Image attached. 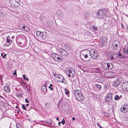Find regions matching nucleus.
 <instances>
[{"instance_id":"obj_18","label":"nucleus","mask_w":128,"mask_h":128,"mask_svg":"<svg viewBox=\"0 0 128 128\" xmlns=\"http://www.w3.org/2000/svg\"><path fill=\"white\" fill-rule=\"evenodd\" d=\"M21 29L22 30L26 32L29 31L30 30L29 28L26 25L23 26L22 27Z\"/></svg>"},{"instance_id":"obj_6","label":"nucleus","mask_w":128,"mask_h":128,"mask_svg":"<svg viewBox=\"0 0 128 128\" xmlns=\"http://www.w3.org/2000/svg\"><path fill=\"white\" fill-rule=\"evenodd\" d=\"M120 112L124 113L128 112V105L125 104L122 106L120 108Z\"/></svg>"},{"instance_id":"obj_11","label":"nucleus","mask_w":128,"mask_h":128,"mask_svg":"<svg viewBox=\"0 0 128 128\" xmlns=\"http://www.w3.org/2000/svg\"><path fill=\"white\" fill-rule=\"evenodd\" d=\"M104 14L102 10H99L96 14L98 17L101 18L104 17Z\"/></svg>"},{"instance_id":"obj_34","label":"nucleus","mask_w":128,"mask_h":128,"mask_svg":"<svg viewBox=\"0 0 128 128\" xmlns=\"http://www.w3.org/2000/svg\"><path fill=\"white\" fill-rule=\"evenodd\" d=\"M22 107L23 109L25 110H26V107L24 105L22 104Z\"/></svg>"},{"instance_id":"obj_54","label":"nucleus","mask_w":128,"mask_h":128,"mask_svg":"<svg viewBox=\"0 0 128 128\" xmlns=\"http://www.w3.org/2000/svg\"><path fill=\"white\" fill-rule=\"evenodd\" d=\"M1 32V31H0V32Z\"/></svg>"},{"instance_id":"obj_13","label":"nucleus","mask_w":128,"mask_h":128,"mask_svg":"<svg viewBox=\"0 0 128 128\" xmlns=\"http://www.w3.org/2000/svg\"><path fill=\"white\" fill-rule=\"evenodd\" d=\"M56 78L57 81L60 82L64 83L65 80L63 76L60 75H58L56 77Z\"/></svg>"},{"instance_id":"obj_10","label":"nucleus","mask_w":128,"mask_h":128,"mask_svg":"<svg viewBox=\"0 0 128 128\" xmlns=\"http://www.w3.org/2000/svg\"><path fill=\"white\" fill-rule=\"evenodd\" d=\"M121 88L122 89L126 91H128V82L123 83L121 85Z\"/></svg>"},{"instance_id":"obj_5","label":"nucleus","mask_w":128,"mask_h":128,"mask_svg":"<svg viewBox=\"0 0 128 128\" xmlns=\"http://www.w3.org/2000/svg\"><path fill=\"white\" fill-rule=\"evenodd\" d=\"M10 2L11 6L15 8L18 6L20 3L19 0H10Z\"/></svg>"},{"instance_id":"obj_25","label":"nucleus","mask_w":128,"mask_h":128,"mask_svg":"<svg viewBox=\"0 0 128 128\" xmlns=\"http://www.w3.org/2000/svg\"><path fill=\"white\" fill-rule=\"evenodd\" d=\"M120 97L118 95H116L115 96L114 99L115 100H118L120 99Z\"/></svg>"},{"instance_id":"obj_9","label":"nucleus","mask_w":128,"mask_h":128,"mask_svg":"<svg viewBox=\"0 0 128 128\" xmlns=\"http://www.w3.org/2000/svg\"><path fill=\"white\" fill-rule=\"evenodd\" d=\"M58 52L62 56H65L68 54L67 52L62 48H60L58 50Z\"/></svg>"},{"instance_id":"obj_29","label":"nucleus","mask_w":128,"mask_h":128,"mask_svg":"<svg viewBox=\"0 0 128 128\" xmlns=\"http://www.w3.org/2000/svg\"><path fill=\"white\" fill-rule=\"evenodd\" d=\"M92 28L93 29L95 30H96L98 29V28L96 27L95 26H92Z\"/></svg>"},{"instance_id":"obj_15","label":"nucleus","mask_w":128,"mask_h":128,"mask_svg":"<svg viewBox=\"0 0 128 128\" xmlns=\"http://www.w3.org/2000/svg\"><path fill=\"white\" fill-rule=\"evenodd\" d=\"M112 94L111 93L107 96L105 99V101L107 102H108L110 101V100L112 98Z\"/></svg>"},{"instance_id":"obj_17","label":"nucleus","mask_w":128,"mask_h":128,"mask_svg":"<svg viewBox=\"0 0 128 128\" xmlns=\"http://www.w3.org/2000/svg\"><path fill=\"white\" fill-rule=\"evenodd\" d=\"M80 56L82 60H83L84 58H86L88 57V55L85 53H81L80 54Z\"/></svg>"},{"instance_id":"obj_36","label":"nucleus","mask_w":128,"mask_h":128,"mask_svg":"<svg viewBox=\"0 0 128 128\" xmlns=\"http://www.w3.org/2000/svg\"><path fill=\"white\" fill-rule=\"evenodd\" d=\"M97 124L98 126L100 128H104V127L100 126V125L99 124H98V123H97Z\"/></svg>"},{"instance_id":"obj_26","label":"nucleus","mask_w":128,"mask_h":128,"mask_svg":"<svg viewBox=\"0 0 128 128\" xmlns=\"http://www.w3.org/2000/svg\"><path fill=\"white\" fill-rule=\"evenodd\" d=\"M120 50L119 52H118V56H120V58H124V56H122V54H120Z\"/></svg>"},{"instance_id":"obj_31","label":"nucleus","mask_w":128,"mask_h":128,"mask_svg":"<svg viewBox=\"0 0 128 128\" xmlns=\"http://www.w3.org/2000/svg\"><path fill=\"white\" fill-rule=\"evenodd\" d=\"M96 86L98 89H100L101 88V86L99 84H96Z\"/></svg>"},{"instance_id":"obj_19","label":"nucleus","mask_w":128,"mask_h":128,"mask_svg":"<svg viewBox=\"0 0 128 128\" xmlns=\"http://www.w3.org/2000/svg\"><path fill=\"white\" fill-rule=\"evenodd\" d=\"M18 40L19 43L22 45L24 44L26 42V40L24 38H20L18 39Z\"/></svg>"},{"instance_id":"obj_49","label":"nucleus","mask_w":128,"mask_h":128,"mask_svg":"<svg viewBox=\"0 0 128 128\" xmlns=\"http://www.w3.org/2000/svg\"><path fill=\"white\" fill-rule=\"evenodd\" d=\"M1 55L2 56H3V53H1Z\"/></svg>"},{"instance_id":"obj_52","label":"nucleus","mask_w":128,"mask_h":128,"mask_svg":"<svg viewBox=\"0 0 128 128\" xmlns=\"http://www.w3.org/2000/svg\"><path fill=\"white\" fill-rule=\"evenodd\" d=\"M17 113H19V111H18V112H17Z\"/></svg>"},{"instance_id":"obj_2","label":"nucleus","mask_w":128,"mask_h":128,"mask_svg":"<svg viewBox=\"0 0 128 128\" xmlns=\"http://www.w3.org/2000/svg\"><path fill=\"white\" fill-rule=\"evenodd\" d=\"M90 54L91 58L94 60L96 59L98 57V54L94 49H92L90 51Z\"/></svg>"},{"instance_id":"obj_53","label":"nucleus","mask_w":128,"mask_h":128,"mask_svg":"<svg viewBox=\"0 0 128 128\" xmlns=\"http://www.w3.org/2000/svg\"><path fill=\"white\" fill-rule=\"evenodd\" d=\"M122 97V96H120V97L121 98V97Z\"/></svg>"},{"instance_id":"obj_43","label":"nucleus","mask_w":128,"mask_h":128,"mask_svg":"<svg viewBox=\"0 0 128 128\" xmlns=\"http://www.w3.org/2000/svg\"><path fill=\"white\" fill-rule=\"evenodd\" d=\"M112 74V73L111 72H109L108 73V74H109L110 75V74Z\"/></svg>"},{"instance_id":"obj_44","label":"nucleus","mask_w":128,"mask_h":128,"mask_svg":"<svg viewBox=\"0 0 128 128\" xmlns=\"http://www.w3.org/2000/svg\"><path fill=\"white\" fill-rule=\"evenodd\" d=\"M72 120H75V118L74 117H73L72 118Z\"/></svg>"},{"instance_id":"obj_37","label":"nucleus","mask_w":128,"mask_h":128,"mask_svg":"<svg viewBox=\"0 0 128 128\" xmlns=\"http://www.w3.org/2000/svg\"><path fill=\"white\" fill-rule=\"evenodd\" d=\"M48 88H49L50 89V90L52 91L53 90V87H51L50 86H49L48 87Z\"/></svg>"},{"instance_id":"obj_32","label":"nucleus","mask_w":128,"mask_h":128,"mask_svg":"<svg viewBox=\"0 0 128 128\" xmlns=\"http://www.w3.org/2000/svg\"><path fill=\"white\" fill-rule=\"evenodd\" d=\"M61 123H62L63 125H64L65 124V121L64 119L63 118L62 121L61 122Z\"/></svg>"},{"instance_id":"obj_50","label":"nucleus","mask_w":128,"mask_h":128,"mask_svg":"<svg viewBox=\"0 0 128 128\" xmlns=\"http://www.w3.org/2000/svg\"><path fill=\"white\" fill-rule=\"evenodd\" d=\"M16 108H18V107L17 106H16Z\"/></svg>"},{"instance_id":"obj_40","label":"nucleus","mask_w":128,"mask_h":128,"mask_svg":"<svg viewBox=\"0 0 128 128\" xmlns=\"http://www.w3.org/2000/svg\"><path fill=\"white\" fill-rule=\"evenodd\" d=\"M61 122H58V126H60V125Z\"/></svg>"},{"instance_id":"obj_3","label":"nucleus","mask_w":128,"mask_h":128,"mask_svg":"<svg viewBox=\"0 0 128 128\" xmlns=\"http://www.w3.org/2000/svg\"><path fill=\"white\" fill-rule=\"evenodd\" d=\"M123 81V78L121 76L118 77L115 81L112 82V85L114 86L117 87Z\"/></svg>"},{"instance_id":"obj_7","label":"nucleus","mask_w":128,"mask_h":128,"mask_svg":"<svg viewBox=\"0 0 128 128\" xmlns=\"http://www.w3.org/2000/svg\"><path fill=\"white\" fill-rule=\"evenodd\" d=\"M103 67L104 70H111L113 68V66L112 64L106 62L104 64Z\"/></svg>"},{"instance_id":"obj_20","label":"nucleus","mask_w":128,"mask_h":128,"mask_svg":"<svg viewBox=\"0 0 128 128\" xmlns=\"http://www.w3.org/2000/svg\"><path fill=\"white\" fill-rule=\"evenodd\" d=\"M107 42V38L105 36L103 37L102 41V42L103 45H104Z\"/></svg>"},{"instance_id":"obj_16","label":"nucleus","mask_w":128,"mask_h":128,"mask_svg":"<svg viewBox=\"0 0 128 128\" xmlns=\"http://www.w3.org/2000/svg\"><path fill=\"white\" fill-rule=\"evenodd\" d=\"M48 84V82H45L44 85L42 86L41 88L43 92H45L47 91V85Z\"/></svg>"},{"instance_id":"obj_51","label":"nucleus","mask_w":128,"mask_h":128,"mask_svg":"<svg viewBox=\"0 0 128 128\" xmlns=\"http://www.w3.org/2000/svg\"><path fill=\"white\" fill-rule=\"evenodd\" d=\"M68 50H71V49H70H70H68Z\"/></svg>"},{"instance_id":"obj_30","label":"nucleus","mask_w":128,"mask_h":128,"mask_svg":"<svg viewBox=\"0 0 128 128\" xmlns=\"http://www.w3.org/2000/svg\"><path fill=\"white\" fill-rule=\"evenodd\" d=\"M22 126L20 124H18L16 125V128H22Z\"/></svg>"},{"instance_id":"obj_35","label":"nucleus","mask_w":128,"mask_h":128,"mask_svg":"<svg viewBox=\"0 0 128 128\" xmlns=\"http://www.w3.org/2000/svg\"><path fill=\"white\" fill-rule=\"evenodd\" d=\"M118 44H120V42H118V44H115V46H116V48H117V47H118Z\"/></svg>"},{"instance_id":"obj_8","label":"nucleus","mask_w":128,"mask_h":128,"mask_svg":"<svg viewBox=\"0 0 128 128\" xmlns=\"http://www.w3.org/2000/svg\"><path fill=\"white\" fill-rule=\"evenodd\" d=\"M53 57L54 60L58 62H62L63 60L62 58L58 54H54Z\"/></svg>"},{"instance_id":"obj_21","label":"nucleus","mask_w":128,"mask_h":128,"mask_svg":"<svg viewBox=\"0 0 128 128\" xmlns=\"http://www.w3.org/2000/svg\"><path fill=\"white\" fill-rule=\"evenodd\" d=\"M6 42L9 43L10 45L11 44L12 42V41L10 39V36H8L6 37Z\"/></svg>"},{"instance_id":"obj_22","label":"nucleus","mask_w":128,"mask_h":128,"mask_svg":"<svg viewBox=\"0 0 128 128\" xmlns=\"http://www.w3.org/2000/svg\"><path fill=\"white\" fill-rule=\"evenodd\" d=\"M122 51L124 54L126 55L128 54V46L126 48H124L122 50Z\"/></svg>"},{"instance_id":"obj_45","label":"nucleus","mask_w":128,"mask_h":128,"mask_svg":"<svg viewBox=\"0 0 128 128\" xmlns=\"http://www.w3.org/2000/svg\"><path fill=\"white\" fill-rule=\"evenodd\" d=\"M56 120L57 121H58L59 120V118H56Z\"/></svg>"},{"instance_id":"obj_41","label":"nucleus","mask_w":128,"mask_h":128,"mask_svg":"<svg viewBox=\"0 0 128 128\" xmlns=\"http://www.w3.org/2000/svg\"><path fill=\"white\" fill-rule=\"evenodd\" d=\"M50 86L51 87H52L53 86V85L52 84H50Z\"/></svg>"},{"instance_id":"obj_14","label":"nucleus","mask_w":128,"mask_h":128,"mask_svg":"<svg viewBox=\"0 0 128 128\" xmlns=\"http://www.w3.org/2000/svg\"><path fill=\"white\" fill-rule=\"evenodd\" d=\"M81 93L80 91L78 89H76L73 91V93L76 98Z\"/></svg>"},{"instance_id":"obj_42","label":"nucleus","mask_w":128,"mask_h":128,"mask_svg":"<svg viewBox=\"0 0 128 128\" xmlns=\"http://www.w3.org/2000/svg\"><path fill=\"white\" fill-rule=\"evenodd\" d=\"M106 116H109V114H108V113H107V114H106Z\"/></svg>"},{"instance_id":"obj_27","label":"nucleus","mask_w":128,"mask_h":128,"mask_svg":"<svg viewBox=\"0 0 128 128\" xmlns=\"http://www.w3.org/2000/svg\"><path fill=\"white\" fill-rule=\"evenodd\" d=\"M65 92L66 95H68L69 94V91L67 90V89L65 88L64 90Z\"/></svg>"},{"instance_id":"obj_46","label":"nucleus","mask_w":128,"mask_h":128,"mask_svg":"<svg viewBox=\"0 0 128 128\" xmlns=\"http://www.w3.org/2000/svg\"><path fill=\"white\" fill-rule=\"evenodd\" d=\"M126 28L127 30H128V26H126Z\"/></svg>"},{"instance_id":"obj_47","label":"nucleus","mask_w":128,"mask_h":128,"mask_svg":"<svg viewBox=\"0 0 128 128\" xmlns=\"http://www.w3.org/2000/svg\"><path fill=\"white\" fill-rule=\"evenodd\" d=\"M126 117V119L127 120H128V115Z\"/></svg>"},{"instance_id":"obj_33","label":"nucleus","mask_w":128,"mask_h":128,"mask_svg":"<svg viewBox=\"0 0 128 128\" xmlns=\"http://www.w3.org/2000/svg\"><path fill=\"white\" fill-rule=\"evenodd\" d=\"M12 74L14 75L17 76L16 72V70H14V72L12 73Z\"/></svg>"},{"instance_id":"obj_24","label":"nucleus","mask_w":128,"mask_h":128,"mask_svg":"<svg viewBox=\"0 0 128 128\" xmlns=\"http://www.w3.org/2000/svg\"><path fill=\"white\" fill-rule=\"evenodd\" d=\"M116 56V54L114 53V54H112L110 55V57L112 59H113Z\"/></svg>"},{"instance_id":"obj_28","label":"nucleus","mask_w":128,"mask_h":128,"mask_svg":"<svg viewBox=\"0 0 128 128\" xmlns=\"http://www.w3.org/2000/svg\"><path fill=\"white\" fill-rule=\"evenodd\" d=\"M23 77L24 78V79L25 80H27V81H28L29 79L28 78H26V75L25 74H23L22 75Z\"/></svg>"},{"instance_id":"obj_12","label":"nucleus","mask_w":128,"mask_h":128,"mask_svg":"<svg viewBox=\"0 0 128 128\" xmlns=\"http://www.w3.org/2000/svg\"><path fill=\"white\" fill-rule=\"evenodd\" d=\"M77 100L79 102H82L84 100V97L83 95L81 93L76 98Z\"/></svg>"},{"instance_id":"obj_23","label":"nucleus","mask_w":128,"mask_h":128,"mask_svg":"<svg viewBox=\"0 0 128 128\" xmlns=\"http://www.w3.org/2000/svg\"><path fill=\"white\" fill-rule=\"evenodd\" d=\"M4 91L7 92H10V89L8 86H4Z\"/></svg>"},{"instance_id":"obj_39","label":"nucleus","mask_w":128,"mask_h":128,"mask_svg":"<svg viewBox=\"0 0 128 128\" xmlns=\"http://www.w3.org/2000/svg\"><path fill=\"white\" fill-rule=\"evenodd\" d=\"M7 56V55L6 54H4V55L2 57V58H5V57L6 56Z\"/></svg>"},{"instance_id":"obj_38","label":"nucleus","mask_w":128,"mask_h":128,"mask_svg":"<svg viewBox=\"0 0 128 128\" xmlns=\"http://www.w3.org/2000/svg\"><path fill=\"white\" fill-rule=\"evenodd\" d=\"M25 102H27V103H29V100H28L27 98H26L25 99Z\"/></svg>"},{"instance_id":"obj_4","label":"nucleus","mask_w":128,"mask_h":128,"mask_svg":"<svg viewBox=\"0 0 128 128\" xmlns=\"http://www.w3.org/2000/svg\"><path fill=\"white\" fill-rule=\"evenodd\" d=\"M67 72V74L69 77H71L73 78L74 77L75 74V72L73 68H69Z\"/></svg>"},{"instance_id":"obj_1","label":"nucleus","mask_w":128,"mask_h":128,"mask_svg":"<svg viewBox=\"0 0 128 128\" xmlns=\"http://www.w3.org/2000/svg\"><path fill=\"white\" fill-rule=\"evenodd\" d=\"M36 35L38 38L40 40H42L46 38L47 36V34L46 32H42L38 31L36 32Z\"/></svg>"},{"instance_id":"obj_48","label":"nucleus","mask_w":128,"mask_h":128,"mask_svg":"<svg viewBox=\"0 0 128 128\" xmlns=\"http://www.w3.org/2000/svg\"><path fill=\"white\" fill-rule=\"evenodd\" d=\"M29 105V104H26V106H28Z\"/></svg>"}]
</instances>
